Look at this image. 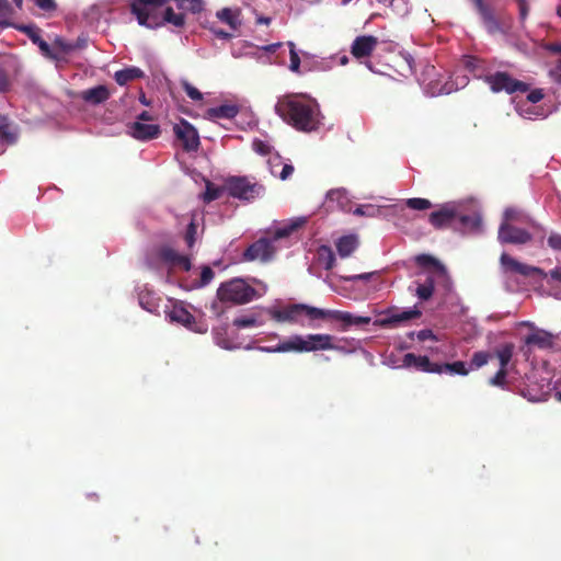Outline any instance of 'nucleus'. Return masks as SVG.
I'll list each match as a JSON object with an SVG mask.
<instances>
[{
  "instance_id": "obj_33",
  "label": "nucleus",
  "mask_w": 561,
  "mask_h": 561,
  "mask_svg": "<svg viewBox=\"0 0 561 561\" xmlns=\"http://www.w3.org/2000/svg\"><path fill=\"white\" fill-rule=\"evenodd\" d=\"M440 374L448 373L450 375H460L466 376L468 374V369L466 368L465 362H454V363H445L439 364Z\"/></svg>"
},
{
  "instance_id": "obj_64",
  "label": "nucleus",
  "mask_w": 561,
  "mask_h": 561,
  "mask_svg": "<svg viewBox=\"0 0 561 561\" xmlns=\"http://www.w3.org/2000/svg\"><path fill=\"white\" fill-rule=\"evenodd\" d=\"M550 277L557 282H561V266L550 271Z\"/></svg>"
},
{
  "instance_id": "obj_24",
  "label": "nucleus",
  "mask_w": 561,
  "mask_h": 561,
  "mask_svg": "<svg viewBox=\"0 0 561 561\" xmlns=\"http://www.w3.org/2000/svg\"><path fill=\"white\" fill-rule=\"evenodd\" d=\"M217 16L221 23L229 25L232 31H237L241 25L240 9H222L217 12Z\"/></svg>"
},
{
  "instance_id": "obj_12",
  "label": "nucleus",
  "mask_w": 561,
  "mask_h": 561,
  "mask_svg": "<svg viewBox=\"0 0 561 561\" xmlns=\"http://www.w3.org/2000/svg\"><path fill=\"white\" fill-rule=\"evenodd\" d=\"M430 224L436 229L457 227V207L453 204H445L430 215Z\"/></svg>"
},
{
  "instance_id": "obj_2",
  "label": "nucleus",
  "mask_w": 561,
  "mask_h": 561,
  "mask_svg": "<svg viewBox=\"0 0 561 561\" xmlns=\"http://www.w3.org/2000/svg\"><path fill=\"white\" fill-rule=\"evenodd\" d=\"M333 340L334 337L332 335L322 333L308 334L306 337L293 335L275 346H261L259 350L266 353H309L336 350L337 347L333 344Z\"/></svg>"
},
{
  "instance_id": "obj_6",
  "label": "nucleus",
  "mask_w": 561,
  "mask_h": 561,
  "mask_svg": "<svg viewBox=\"0 0 561 561\" xmlns=\"http://www.w3.org/2000/svg\"><path fill=\"white\" fill-rule=\"evenodd\" d=\"M271 317L276 322H297L298 317L306 316L310 320H318L323 316V309L318 307H310L305 304H294L283 309L271 310Z\"/></svg>"
},
{
  "instance_id": "obj_34",
  "label": "nucleus",
  "mask_w": 561,
  "mask_h": 561,
  "mask_svg": "<svg viewBox=\"0 0 561 561\" xmlns=\"http://www.w3.org/2000/svg\"><path fill=\"white\" fill-rule=\"evenodd\" d=\"M0 139H4L9 144L16 140V135L11 133V123L8 116L0 114Z\"/></svg>"
},
{
  "instance_id": "obj_60",
  "label": "nucleus",
  "mask_w": 561,
  "mask_h": 561,
  "mask_svg": "<svg viewBox=\"0 0 561 561\" xmlns=\"http://www.w3.org/2000/svg\"><path fill=\"white\" fill-rule=\"evenodd\" d=\"M149 299H150V294H147V295L140 294L139 295V304L141 306V308L148 310L149 312H152L154 305L151 304Z\"/></svg>"
},
{
  "instance_id": "obj_41",
  "label": "nucleus",
  "mask_w": 561,
  "mask_h": 561,
  "mask_svg": "<svg viewBox=\"0 0 561 561\" xmlns=\"http://www.w3.org/2000/svg\"><path fill=\"white\" fill-rule=\"evenodd\" d=\"M304 224V221H297L294 224H289L288 226H285L280 229L275 230L274 239L280 240L283 238H287L293 233L294 231H297L298 228Z\"/></svg>"
},
{
  "instance_id": "obj_11",
  "label": "nucleus",
  "mask_w": 561,
  "mask_h": 561,
  "mask_svg": "<svg viewBox=\"0 0 561 561\" xmlns=\"http://www.w3.org/2000/svg\"><path fill=\"white\" fill-rule=\"evenodd\" d=\"M274 254V247L268 239H257L250 244L243 253L244 262H253L260 260L262 262L271 261Z\"/></svg>"
},
{
  "instance_id": "obj_20",
  "label": "nucleus",
  "mask_w": 561,
  "mask_h": 561,
  "mask_svg": "<svg viewBox=\"0 0 561 561\" xmlns=\"http://www.w3.org/2000/svg\"><path fill=\"white\" fill-rule=\"evenodd\" d=\"M481 225V215L477 213L465 214L457 209V227H454V229L461 231H477Z\"/></svg>"
},
{
  "instance_id": "obj_23",
  "label": "nucleus",
  "mask_w": 561,
  "mask_h": 561,
  "mask_svg": "<svg viewBox=\"0 0 561 561\" xmlns=\"http://www.w3.org/2000/svg\"><path fill=\"white\" fill-rule=\"evenodd\" d=\"M358 238L353 234L344 236L337 239L335 242L337 255L341 257L351 256L355 249L358 248Z\"/></svg>"
},
{
  "instance_id": "obj_52",
  "label": "nucleus",
  "mask_w": 561,
  "mask_h": 561,
  "mask_svg": "<svg viewBox=\"0 0 561 561\" xmlns=\"http://www.w3.org/2000/svg\"><path fill=\"white\" fill-rule=\"evenodd\" d=\"M36 7L45 12H54L57 9L55 0H32Z\"/></svg>"
},
{
  "instance_id": "obj_9",
  "label": "nucleus",
  "mask_w": 561,
  "mask_h": 561,
  "mask_svg": "<svg viewBox=\"0 0 561 561\" xmlns=\"http://www.w3.org/2000/svg\"><path fill=\"white\" fill-rule=\"evenodd\" d=\"M497 239L501 244L524 245L531 240V234L514 224L501 222Z\"/></svg>"
},
{
  "instance_id": "obj_46",
  "label": "nucleus",
  "mask_w": 561,
  "mask_h": 561,
  "mask_svg": "<svg viewBox=\"0 0 561 561\" xmlns=\"http://www.w3.org/2000/svg\"><path fill=\"white\" fill-rule=\"evenodd\" d=\"M490 357H491V354L485 353V352L473 353L472 359H471V365L477 369L481 368L490 360Z\"/></svg>"
},
{
  "instance_id": "obj_63",
  "label": "nucleus",
  "mask_w": 561,
  "mask_h": 561,
  "mask_svg": "<svg viewBox=\"0 0 561 561\" xmlns=\"http://www.w3.org/2000/svg\"><path fill=\"white\" fill-rule=\"evenodd\" d=\"M294 168L291 164H284L282 172H280V179L287 180L293 174Z\"/></svg>"
},
{
  "instance_id": "obj_25",
  "label": "nucleus",
  "mask_w": 561,
  "mask_h": 561,
  "mask_svg": "<svg viewBox=\"0 0 561 561\" xmlns=\"http://www.w3.org/2000/svg\"><path fill=\"white\" fill-rule=\"evenodd\" d=\"M145 73L141 69L136 67L125 68L123 70H117L114 75L115 81L121 87L126 85L130 81H134L139 78H144Z\"/></svg>"
},
{
  "instance_id": "obj_21",
  "label": "nucleus",
  "mask_w": 561,
  "mask_h": 561,
  "mask_svg": "<svg viewBox=\"0 0 561 561\" xmlns=\"http://www.w3.org/2000/svg\"><path fill=\"white\" fill-rule=\"evenodd\" d=\"M80 98L82 101L91 105H99L108 100L110 92L106 85H96L94 88L82 91L80 93Z\"/></svg>"
},
{
  "instance_id": "obj_48",
  "label": "nucleus",
  "mask_w": 561,
  "mask_h": 561,
  "mask_svg": "<svg viewBox=\"0 0 561 561\" xmlns=\"http://www.w3.org/2000/svg\"><path fill=\"white\" fill-rule=\"evenodd\" d=\"M289 47H290V51H289V56H290L289 69H290V71L298 72L299 71V67H300L299 55H298L297 50L295 49V45L291 42H289Z\"/></svg>"
},
{
  "instance_id": "obj_57",
  "label": "nucleus",
  "mask_w": 561,
  "mask_h": 561,
  "mask_svg": "<svg viewBox=\"0 0 561 561\" xmlns=\"http://www.w3.org/2000/svg\"><path fill=\"white\" fill-rule=\"evenodd\" d=\"M543 98H545L543 90L542 89H535V90L528 92V94H527V102L535 104L537 102L542 101Z\"/></svg>"
},
{
  "instance_id": "obj_4",
  "label": "nucleus",
  "mask_w": 561,
  "mask_h": 561,
  "mask_svg": "<svg viewBox=\"0 0 561 561\" xmlns=\"http://www.w3.org/2000/svg\"><path fill=\"white\" fill-rule=\"evenodd\" d=\"M169 0H134L130 3V11L139 25L149 28L159 27L160 9L168 3Z\"/></svg>"
},
{
  "instance_id": "obj_31",
  "label": "nucleus",
  "mask_w": 561,
  "mask_h": 561,
  "mask_svg": "<svg viewBox=\"0 0 561 561\" xmlns=\"http://www.w3.org/2000/svg\"><path fill=\"white\" fill-rule=\"evenodd\" d=\"M318 260L323 264L325 271H332L335 264V255L332 248L329 245H320Z\"/></svg>"
},
{
  "instance_id": "obj_10",
  "label": "nucleus",
  "mask_w": 561,
  "mask_h": 561,
  "mask_svg": "<svg viewBox=\"0 0 561 561\" xmlns=\"http://www.w3.org/2000/svg\"><path fill=\"white\" fill-rule=\"evenodd\" d=\"M319 319H332L342 322V331H346L351 327H363L370 323V317L368 316H353L350 312L341 310L323 309V316L319 317Z\"/></svg>"
},
{
  "instance_id": "obj_15",
  "label": "nucleus",
  "mask_w": 561,
  "mask_h": 561,
  "mask_svg": "<svg viewBox=\"0 0 561 561\" xmlns=\"http://www.w3.org/2000/svg\"><path fill=\"white\" fill-rule=\"evenodd\" d=\"M378 38L373 35H360L355 37L351 46V54L354 58L362 59L369 57L378 46Z\"/></svg>"
},
{
  "instance_id": "obj_59",
  "label": "nucleus",
  "mask_w": 561,
  "mask_h": 561,
  "mask_svg": "<svg viewBox=\"0 0 561 561\" xmlns=\"http://www.w3.org/2000/svg\"><path fill=\"white\" fill-rule=\"evenodd\" d=\"M519 11V20L525 21L528 16V2L527 0H516Z\"/></svg>"
},
{
  "instance_id": "obj_30",
  "label": "nucleus",
  "mask_w": 561,
  "mask_h": 561,
  "mask_svg": "<svg viewBox=\"0 0 561 561\" xmlns=\"http://www.w3.org/2000/svg\"><path fill=\"white\" fill-rule=\"evenodd\" d=\"M165 24H170L175 27H183L185 25V15L182 13H175L173 9L167 8L164 13L160 15L159 26H163Z\"/></svg>"
},
{
  "instance_id": "obj_53",
  "label": "nucleus",
  "mask_w": 561,
  "mask_h": 561,
  "mask_svg": "<svg viewBox=\"0 0 561 561\" xmlns=\"http://www.w3.org/2000/svg\"><path fill=\"white\" fill-rule=\"evenodd\" d=\"M525 105L526 104H520L518 106V111H519V114L522 117L533 118V117H538L540 115L537 107H533V106L525 107Z\"/></svg>"
},
{
  "instance_id": "obj_13",
  "label": "nucleus",
  "mask_w": 561,
  "mask_h": 561,
  "mask_svg": "<svg viewBox=\"0 0 561 561\" xmlns=\"http://www.w3.org/2000/svg\"><path fill=\"white\" fill-rule=\"evenodd\" d=\"M422 312L417 309H410L403 311H392L389 310L386 312L385 317L379 319L380 327L383 328H397L408 321L420 318Z\"/></svg>"
},
{
  "instance_id": "obj_3",
  "label": "nucleus",
  "mask_w": 561,
  "mask_h": 561,
  "mask_svg": "<svg viewBox=\"0 0 561 561\" xmlns=\"http://www.w3.org/2000/svg\"><path fill=\"white\" fill-rule=\"evenodd\" d=\"M256 290L241 278H232L218 288V298L222 302L244 305L253 301Z\"/></svg>"
},
{
  "instance_id": "obj_36",
  "label": "nucleus",
  "mask_w": 561,
  "mask_h": 561,
  "mask_svg": "<svg viewBox=\"0 0 561 561\" xmlns=\"http://www.w3.org/2000/svg\"><path fill=\"white\" fill-rule=\"evenodd\" d=\"M12 7L9 0H0V31L12 26L9 18L12 15Z\"/></svg>"
},
{
  "instance_id": "obj_42",
  "label": "nucleus",
  "mask_w": 561,
  "mask_h": 561,
  "mask_svg": "<svg viewBox=\"0 0 561 561\" xmlns=\"http://www.w3.org/2000/svg\"><path fill=\"white\" fill-rule=\"evenodd\" d=\"M222 193V188L215 186L210 183L206 184V190L204 193V202L210 203L211 201H217L220 198Z\"/></svg>"
},
{
  "instance_id": "obj_43",
  "label": "nucleus",
  "mask_w": 561,
  "mask_h": 561,
  "mask_svg": "<svg viewBox=\"0 0 561 561\" xmlns=\"http://www.w3.org/2000/svg\"><path fill=\"white\" fill-rule=\"evenodd\" d=\"M180 254L169 245L161 247L159 250L160 260L171 264Z\"/></svg>"
},
{
  "instance_id": "obj_26",
  "label": "nucleus",
  "mask_w": 561,
  "mask_h": 561,
  "mask_svg": "<svg viewBox=\"0 0 561 561\" xmlns=\"http://www.w3.org/2000/svg\"><path fill=\"white\" fill-rule=\"evenodd\" d=\"M171 321L191 327L194 323V316L185 307L174 305L168 313Z\"/></svg>"
},
{
  "instance_id": "obj_58",
  "label": "nucleus",
  "mask_w": 561,
  "mask_h": 561,
  "mask_svg": "<svg viewBox=\"0 0 561 561\" xmlns=\"http://www.w3.org/2000/svg\"><path fill=\"white\" fill-rule=\"evenodd\" d=\"M550 78L556 84L561 85V60L557 61L554 68L550 70Z\"/></svg>"
},
{
  "instance_id": "obj_8",
  "label": "nucleus",
  "mask_w": 561,
  "mask_h": 561,
  "mask_svg": "<svg viewBox=\"0 0 561 561\" xmlns=\"http://www.w3.org/2000/svg\"><path fill=\"white\" fill-rule=\"evenodd\" d=\"M174 134L186 152L196 151L201 146V138L192 123L182 119L174 125Z\"/></svg>"
},
{
  "instance_id": "obj_5",
  "label": "nucleus",
  "mask_w": 561,
  "mask_h": 561,
  "mask_svg": "<svg viewBox=\"0 0 561 561\" xmlns=\"http://www.w3.org/2000/svg\"><path fill=\"white\" fill-rule=\"evenodd\" d=\"M226 190L232 198L239 201H253L264 192L262 184L250 181L247 178L232 176L226 181Z\"/></svg>"
},
{
  "instance_id": "obj_50",
  "label": "nucleus",
  "mask_w": 561,
  "mask_h": 561,
  "mask_svg": "<svg viewBox=\"0 0 561 561\" xmlns=\"http://www.w3.org/2000/svg\"><path fill=\"white\" fill-rule=\"evenodd\" d=\"M171 266L180 267L184 271H190L192 268V262L188 260V257L184 254H180L176 260L173 261V263L170 264Z\"/></svg>"
},
{
  "instance_id": "obj_7",
  "label": "nucleus",
  "mask_w": 561,
  "mask_h": 561,
  "mask_svg": "<svg viewBox=\"0 0 561 561\" xmlns=\"http://www.w3.org/2000/svg\"><path fill=\"white\" fill-rule=\"evenodd\" d=\"M484 81L490 85L493 93H500L502 91L512 94L515 92L526 93L529 90V85L519 81L506 71H495L492 75L485 76Z\"/></svg>"
},
{
  "instance_id": "obj_32",
  "label": "nucleus",
  "mask_w": 561,
  "mask_h": 561,
  "mask_svg": "<svg viewBox=\"0 0 561 561\" xmlns=\"http://www.w3.org/2000/svg\"><path fill=\"white\" fill-rule=\"evenodd\" d=\"M75 47L72 45V42H66L65 39L57 37L54 41V44L51 46V50L59 55V60L64 58L65 56L70 55L72 51H75Z\"/></svg>"
},
{
  "instance_id": "obj_51",
  "label": "nucleus",
  "mask_w": 561,
  "mask_h": 561,
  "mask_svg": "<svg viewBox=\"0 0 561 561\" xmlns=\"http://www.w3.org/2000/svg\"><path fill=\"white\" fill-rule=\"evenodd\" d=\"M171 266L180 267L184 271H190L192 268V262L188 260V257L184 254H180L176 260L173 261V263L170 264Z\"/></svg>"
},
{
  "instance_id": "obj_45",
  "label": "nucleus",
  "mask_w": 561,
  "mask_h": 561,
  "mask_svg": "<svg viewBox=\"0 0 561 561\" xmlns=\"http://www.w3.org/2000/svg\"><path fill=\"white\" fill-rule=\"evenodd\" d=\"M182 87H183L185 93L187 94V96L190 99H192L193 101L201 102L203 100V93L198 89H196L194 85H192L190 82L183 81Z\"/></svg>"
},
{
  "instance_id": "obj_19",
  "label": "nucleus",
  "mask_w": 561,
  "mask_h": 561,
  "mask_svg": "<svg viewBox=\"0 0 561 561\" xmlns=\"http://www.w3.org/2000/svg\"><path fill=\"white\" fill-rule=\"evenodd\" d=\"M476 7L478 14H480L483 25L485 26L486 32L495 33L500 32L501 26L497 19H495L493 14V10L490 5L485 4L483 0H472Z\"/></svg>"
},
{
  "instance_id": "obj_14",
  "label": "nucleus",
  "mask_w": 561,
  "mask_h": 561,
  "mask_svg": "<svg viewBox=\"0 0 561 561\" xmlns=\"http://www.w3.org/2000/svg\"><path fill=\"white\" fill-rule=\"evenodd\" d=\"M160 126L158 124L134 122L127 124V134L133 138L148 141L150 139H157L160 135Z\"/></svg>"
},
{
  "instance_id": "obj_38",
  "label": "nucleus",
  "mask_w": 561,
  "mask_h": 561,
  "mask_svg": "<svg viewBox=\"0 0 561 561\" xmlns=\"http://www.w3.org/2000/svg\"><path fill=\"white\" fill-rule=\"evenodd\" d=\"M433 293H434V282L432 279V277H428L424 284L419 285V287H416V296H419V298L423 301L430 300Z\"/></svg>"
},
{
  "instance_id": "obj_28",
  "label": "nucleus",
  "mask_w": 561,
  "mask_h": 561,
  "mask_svg": "<svg viewBox=\"0 0 561 561\" xmlns=\"http://www.w3.org/2000/svg\"><path fill=\"white\" fill-rule=\"evenodd\" d=\"M239 113V107L234 104H222L218 107H210L206 115L211 118H232Z\"/></svg>"
},
{
  "instance_id": "obj_29",
  "label": "nucleus",
  "mask_w": 561,
  "mask_h": 561,
  "mask_svg": "<svg viewBox=\"0 0 561 561\" xmlns=\"http://www.w3.org/2000/svg\"><path fill=\"white\" fill-rule=\"evenodd\" d=\"M502 222H508L512 225L515 224H528L534 227L537 225L530 220L528 216H526L522 210L518 208H506L503 213Z\"/></svg>"
},
{
  "instance_id": "obj_17",
  "label": "nucleus",
  "mask_w": 561,
  "mask_h": 561,
  "mask_svg": "<svg viewBox=\"0 0 561 561\" xmlns=\"http://www.w3.org/2000/svg\"><path fill=\"white\" fill-rule=\"evenodd\" d=\"M16 28L21 31L25 36L31 39L36 46H38L39 51L43 53L47 58L58 60V55L51 50V46L47 44L46 41L41 38L39 28L35 25H18Z\"/></svg>"
},
{
  "instance_id": "obj_49",
  "label": "nucleus",
  "mask_w": 561,
  "mask_h": 561,
  "mask_svg": "<svg viewBox=\"0 0 561 561\" xmlns=\"http://www.w3.org/2000/svg\"><path fill=\"white\" fill-rule=\"evenodd\" d=\"M505 378H507V368H500L491 378L490 383L493 386L503 387L505 385Z\"/></svg>"
},
{
  "instance_id": "obj_39",
  "label": "nucleus",
  "mask_w": 561,
  "mask_h": 561,
  "mask_svg": "<svg viewBox=\"0 0 561 561\" xmlns=\"http://www.w3.org/2000/svg\"><path fill=\"white\" fill-rule=\"evenodd\" d=\"M232 324L238 329H244L255 325H261L262 322L255 316H240L232 320Z\"/></svg>"
},
{
  "instance_id": "obj_40",
  "label": "nucleus",
  "mask_w": 561,
  "mask_h": 561,
  "mask_svg": "<svg viewBox=\"0 0 561 561\" xmlns=\"http://www.w3.org/2000/svg\"><path fill=\"white\" fill-rule=\"evenodd\" d=\"M405 205H407V207L414 209V210H425V209H431V207H432V203L430 199L419 198V197L407 199Z\"/></svg>"
},
{
  "instance_id": "obj_56",
  "label": "nucleus",
  "mask_w": 561,
  "mask_h": 561,
  "mask_svg": "<svg viewBox=\"0 0 561 561\" xmlns=\"http://www.w3.org/2000/svg\"><path fill=\"white\" fill-rule=\"evenodd\" d=\"M253 149L256 153L268 154L271 153V147L262 139H254Z\"/></svg>"
},
{
  "instance_id": "obj_47",
  "label": "nucleus",
  "mask_w": 561,
  "mask_h": 561,
  "mask_svg": "<svg viewBox=\"0 0 561 561\" xmlns=\"http://www.w3.org/2000/svg\"><path fill=\"white\" fill-rule=\"evenodd\" d=\"M196 224L194 222V219L191 221V224L187 225L184 240L186 242V245L188 248H193L195 243V236H196Z\"/></svg>"
},
{
  "instance_id": "obj_16",
  "label": "nucleus",
  "mask_w": 561,
  "mask_h": 561,
  "mask_svg": "<svg viewBox=\"0 0 561 561\" xmlns=\"http://www.w3.org/2000/svg\"><path fill=\"white\" fill-rule=\"evenodd\" d=\"M403 366L407 368H415L423 373L440 374L439 364L430 360L428 356L415 355L414 353H405L403 356Z\"/></svg>"
},
{
  "instance_id": "obj_37",
  "label": "nucleus",
  "mask_w": 561,
  "mask_h": 561,
  "mask_svg": "<svg viewBox=\"0 0 561 561\" xmlns=\"http://www.w3.org/2000/svg\"><path fill=\"white\" fill-rule=\"evenodd\" d=\"M179 10H186L192 13H199L204 8L203 0H174Z\"/></svg>"
},
{
  "instance_id": "obj_44",
  "label": "nucleus",
  "mask_w": 561,
  "mask_h": 561,
  "mask_svg": "<svg viewBox=\"0 0 561 561\" xmlns=\"http://www.w3.org/2000/svg\"><path fill=\"white\" fill-rule=\"evenodd\" d=\"M12 87L10 73L4 68L0 67V93H9Z\"/></svg>"
},
{
  "instance_id": "obj_1",
  "label": "nucleus",
  "mask_w": 561,
  "mask_h": 561,
  "mask_svg": "<svg viewBox=\"0 0 561 561\" xmlns=\"http://www.w3.org/2000/svg\"><path fill=\"white\" fill-rule=\"evenodd\" d=\"M275 114L299 133H314L323 125L324 116L317 100L305 93L282 95L274 106Z\"/></svg>"
},
{
  "instance_id": "obj_55",
  "label": "nucleus",
  "mask_w": 561,
  "mask_h": 561,
  "mask_svg": "<svg viewBox=\"0 0 561 561\" xmlns=\"http://www.w3.org/2000/svg\"><path fill=\"white\" fill-rule=\"evenodd\" d=\"M547 244L554 251H561V233L552 232L547 239Z\"/></svg>"
},
{
  "instance_id": "obj_62",
  "label": "nucleus",
  "mask_w": 561,
  "mask_h": 561,
  "mask_svg": "<svg viewBox=\"0 0 561 561\" xmlns=\"http://www.w3.org/2000/svg\"><path fill=\"white\" fill-rule=\"evenodd\" d=\"M416 339H419L421 342H424L428 339H434V334L431 330H422L416 333Z\"/></svg>"
},
{
  "instance_id": "obj_61",
  "label": "nucleus",
  "mask_w": 561,
  "mask_h": 561,
  "mask_svg": "<svg viewBox=\"0 0 561 561\" xmlns=\"http://www.w3.org/2000/svg\"><path fill=\"white\" fill-rule=\"evenodd\" d=\"M213 277H214L213 270L209 266H205L202 270V275H201L203 285H206L207 283H209Z\"/></svg>"
},
{
  "instance_id": "obj_22",
  "label": "nucleus",
  "mask_w": 561,
  "mask_h": 561,
  "mask_svg": "<svg viewBox=\"0 0 561 561\" xmlns=\"http://www.w3.org/2000/svg\"><path fill=\"white\" fill-rule=\"evenodd\" d=\"M525 343L539 348H550L553 346V335L547 331H534L526 336Z\"/></svg>"
},
{
  "instance_id": "obj_18",
  "label": "nucleus",
  "mask_w": 561,
  "mask_h": 561,
  "mask_svg": "<svg viewBox=\"0 0 561 561\" xmlns=\"http://www.w3.org/2000/svg\"><path fill=\"white\" fill-rule=\"evenodd\" d=\"M500 261L503 268L525 277L533 276L542 272V270L522 263L506 253L501 254Z\"/></svg>"
},
{
  "instance_id": "obj_54",
  "label": "nucleus",
  "mask_w": 561,
  "mask_h": 561,
  "mask_svg": "<svg viewBox=\"0 0 561 561\" xmlns=\"http://www.w3.org/2000/svg\"><path fill=\"white\" fill-rule=\"evenodd\" d=\"M327 199L331 202H336L337 204H343V201L346 199L345 192L343 190H331L327 193Z\"/></svg>"
},
{
  "instance_id": "obj_27",
  "label": "nucleus",
  "mask_w": 561,
  "mask_h": 561,
  "mask_svg": "<svg viewBox=\"0 0 561 561\" xmlns=\"http://www.w3.org/2000/svg\"><path fill=\"white\" fill-rule=\"evenodd\" d=\"M415 262L421 267L432 270L442 276L446 274V268L431 254H419L415 256Z\"/></svg>"
},
{
  "instance_id": "obj_35",
  "label": "nucleus",
  "mask_w": 561,
  "mask_h": 561,
  "mask_svg": "<svg viewBox=\"0 0 561 561\" xmlns=\"http://www.w3.org/2000/svg\"><path fill=\"white\" fill-rule=\"evenodd\" d=\"M494 354L500 360V369H507V365L511 362L513 355V345H503L502 347L495 350Z\"/></svg>"
}]
</instances>
